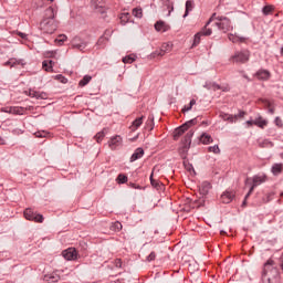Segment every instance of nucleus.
Here are the masks:
<instances>
[{"instance_id": "a19ab883", "label": "nucleus", "mask_w": 283, "mask_h": 283, "mask_svg": "<svg viewBox=\"0 0 283 283\" xmlns=\"http://www.w3.org/2000/svg\"><path fill=\"white\" fill-rule=\"evenodd\" d=\"M273 10H274L273 6H265L263 8V14L269 15L273 12Z\"/></svg>"}, {"instance_id": "20e7f679", "label": "nucleus", "mask_w": 283, "mask_h": 283, "mask_svg": "<svg viewBox=\"0 0 283 283\" xmlns=\"http://www.w3.org/2000/svg\"><path fill=\"white\" fill-rule=\"evenodd\" d=\"M197 124H198V118L190 119V120L186 122L185 124H182L180 127H178L174 132L175 140H178V138H180V136L182 134H185V132H187V129H189V127H193V125H197Z\"/></svg>"}, {"instance_id": "f3484780", "label": "nucleus", "mask_w": 283, "mask_h": 283, "mask_svg": "<svg viewBox=\"0 0 283 283\" xmlns=\"http://www.w3.org/2000/svg\"><path fill=\"white\" fill-rule=\"evenodd\" d=\"M145 156V150L143 148H137L130 157V163H136V160H140Z\"/></svg>"}, {"instance_id": "f704fd0d", "label": "nucleus", "mask_w": 283, "mask_h": 283, "mask_svg": "<svg viewBox=\"0 0 283 283\" xmlns=\"http://www.w3.org/2000/svg\"><path fill=\"white\" fill-rule=\"evenodd\" d=\"M133 17H136L137 19H143V9L140 8L133 9Z\"/></svg>"}, {"instance_id": "8fccbe9b", "label": "nucleus", "mask_w": 283, "mask_h": 283, "mask_svg": "<svg viewBox=\"0 0 283 283\" xmlns=\"http://www.w3.org/2000/svg\"><path fill=\"white\" fill-rule=\"evenodd\" d=\"M156 260V252H150V254L147 256L148 262H154Z\"/></svg>"}, {"instance_id": "c85d7f7f", "label": "nucleus", "mask_w": 283, "mask_h": 283, "mask_svg": "<svg viewBox=\"0 0 283 283\" xmlns=\"http://www.w3.org/2000/svg\"><path fill=\"white\" fill-rule=\"evenodd\" d=\"M203 87H206V90H213L214 92H216L217 90H222V86H220L219 84H216V83H211V82L206 83V84L203 85Z\"/></svg>"}, {"instance_id": "ea45409f", "label": "nucleus", "mask_w": 283, "mask_h": 283, "mask_svg": "<svg viewBox=\"0 0 283 283\" xmlns=\"http://www.w3.org/2000/svg\"><path fill=\"white\" fill-rule=\"evenodd\" d=\"M165 6H167V8L169 10L168 11V17H169V14H171L174 12V2H170L169 0H166Z\"/></svg>"}, {"instance_id": "f03ea898", "label": "nucleus", "mask_w": 283, "mask_h": 283, "mask_svg": "<svg viewBox=\"0 0 283 283\" xmlns=\"http://www.w3.org/2000/svg\"><path fill=\"white\" fill-rule=\"evenodd\" d=\"M213 19H216V13L209 19L203 29L195 35L192 48L200 45L201 36H211V34H213V31L207 28L211 23V21H213Z\"/></svg>"}, {"instance_id": "393cba45", "label": "nucleus", "mask_w": 283, "mask_h": 283, "mask_svg": "<svg viewBox=\"0 0 283 283\" xmlns=\"http://www.w3.org/2000/svg\"><path fill=\"white\" fill-rule=\"evenodd\" d=\"M193 8H195L193 0L186 1V11L184 14V19H187V17H189V12H192Z\"/></svg>"}, {"instance_id": "4c0bfd02", "label": "nucleus", "mask_w": 283, "mask_h": 283, "mask_svg": "<svg viewBox=\"0 0 283 283\" xmlns=\"http://www.w3.org/2000/svg\"><path fill=\"white\" fill-rule=\"evenodd\" d=\"M193 105H196V99H191L188 106H184L182 113L185 114V112H191Z\"/></svg>"}, {"instance_id": "7c9ffc66", "label": "nucleus", "mask_w": 283, "mask_h": 283, "mask_svg": "<svg viewBox=\"0 0 283 283\" xmlns=\"http://www.w3.org/2000/svg\"><path fill=\"white\" fill-rule=\"evenodd\" d=\"M259 146H261L262 148H271L273 147V143L270 142L269 139H263V140H259Z\"/></svg>"}, {"instance_id": "2f4dec72", "label": "nucleus", "mask_w": 283, "mask_h": 283, "mask_svg": "<svg viewBox=\"0 0 283 283\" xmlns=\"http://www.w3.org/2000/svg\"><path fill=\"white\" fill-rule=\"evenodd\" d=\"M143 116L142 117H138L136 118L134 122H133V126H132V129L133 132L138 129V127H140V125H143Z\"/></svg>"}, {"instance_id": "f8f14e48", "label": "nucleus", "mask_w": 283, "mask_h": 283, "mask_svg": "<svg viewBox=\"0 0 283 283\" xmlns=\"http://www.w3.org/2000/svg\"><path fill=\"white\" fill-rule=\"evenodd\" d=\"M62 255H63V258H65L66 260H76V258H77V252H76V249H74V248H69V249H66V250H64L63 252H62Z\"/></svg>"}, {"instance_id": "e433bc0d", "label": "nucleus", "mask_w": 283, "mask_h": 283, "mask_svg": "<svg viewBox=\"0 0 283 283\" xmlns=\"http://www.w3.org/2000/svg\"><path fill=\"white\" fill-rule=\"evenodd\" d=\"M96 143H101L105 138V130H101L94 136Z\"/></svg>"}, {"instance_id": "6ab92c4d", "label": "nucleus", "mask_w": 283, "mask_h": 283, "mask_svg": "<svg viewBox=\"0 0 283 283\" xmlns=\"http://www.w3.org/2000/svg\"><path fill=\"white\" fill-rule=\"evenodd\" d=\"M229 41L232 43H247V38L240 36L238 34H229L228 35Z\"/></svg>"}, {"instance_id": "0e129e2a", "label": "nucleus", "mask_w": 283, "mask_h": 283, "mask_svg": "<svg viewBox=\"0 0 283 283\" xmlns=\"http://www.w3.org/2000/svg\"><path fill=\"white\" fill-rule=\"evenodd\" d=\"M149 178H150V182H151V180H154V172H151Z\"/></svg>"}, {"instance_id": "9b49d317", "label": "nucleus", "mask_w": 283, "mask_h": 283, "mask_svg": "<svg viewBox=\"0 0 283 283\" xmlns=\"http://www.w3.org/2000/svg\"><path fill=\"white\" fill-rule=\"evenodd\" d=\"M233 198H235V192L227 190L221 195L220 200L223 205H229L233 201Z\"/></svg>"}, {"instance_id": "7ed1b4c3", "label": "nucleus", "mask_w": 283, "mask_h": 283, "mask_svg": "<svg viewBox=\"0 0 283 283\" xmlns=\"http://www.w3.org/2000/svg\"><path fill=\"white\" fill-rule=\"evenodd\" d=\"M56 21L43 19L40 23V30L44 32V34H54L56 32Z\"/></svg>"}, {"instance_id": "69168bd1", "label": "nucleus", "mask_w": 283, "mask_h": 283, "mask_svg": "<svg viewBox=\"0 0 283 283\" xmlns=\"http://www.w3.org/2000/svg\"><path fill=\"white\" fill-rule=\"evenodd\" d=\"M243 78H249V77L247 76V74H243Z\"/></svg>"}, {"instance_id": "cd10ccee", "label": "nucleus", "mask_w": 283, "mask_h": 283, "mask_svg": "<svg viewBox=\"0 0 283 283\" xmlns=\"http://www.w3.org/2000/svg\"><path fill=\"white\" fill-rule=\"evenodd\" d=\"M59 280H61V277L56 274H46V275H44V281L45 282L54 283V282H59Z\"/></svg>"}, {"instance_id": "09e8293b", "label": "nucleus", "mask_w": 283, "mask_h": 283, "mask_svg": "<svg viewBox=\"0 0 283 283\" xmlns=\"http://www.w3.org/2000/svg\"><path fill=\"white\" fill-rule=\"evenodd\" d=\"M120 21L123 23H127L129 21V13H123L120 17Z\"/></svg>"}, {"instance_id": "79ce46f5", "label": "nucleus", "mask_w": 283, "mask_h": 283, "mask_svg": "<svg viewBox=\"0 0 283 283\" xmlns=\"http://www.w3.org/2000/svg\"><path fill=\"white\" fill-rule=\"evenodd\" d=\"M208 151L212 154H220V147L218 145L208 147Z\"/></svg>"}, {"instance_id": "72a5a7b5", "label": "nucleus", "mask_w": 283, "mask_h": 283, "mask_svg": "<svg viewBox=\"0 0 283 283\" xmlns=\"http://www.w3.org/2000/svg\"><path fill=\"white\" fill-rule=\"evenodd\" d=\"M127 180H128V178H127V176L124 175V174H119V175L117 176V179H116V181L118 182V185H125V182H127Z\"/></svg>"}, {"instance_id": "473e14b6", "label": "nucleus", "mask_w": 283, "mask_h": 283, "mask_svg": "<svg viewBox=\"0 0 283 283\" xmlns=\"http://www.w3.org/2000/svg\"><path fill=\"white\" fill-rule=\"evenodd\" d=\"M92 81V76L85 75L78 83L80 87H85Z\"/></svg>"}, {"instance_id": "de8ad7c7", "label": "nucleus", "mask_w": 283, "mask_h": 283, "mask_svg": "<svg viewBox=\"0 0 283 283\" xmlns=\"http://www.w3.org/2000/svg\"><path fill=\"white\" fill-rule=\"evenodd\" d=\"M150 185L154 187V189H160V182L156 179H151Z\"/></svg>"}, {"instance_id": "39448f33", "label": "nucleus", "mask_w": 283, "mask_h": 283, "mask_svg": "<svg viewBox=\"0 0 283 283\" xmlns=\"http://www.w3.org/2000/svg\"><path fill=\"white\" fill-rule=\"evenodd\" d=\"M214 19L217 20L214 25L218 28V30H221V32H229V30L232 29L231 20H229V18L221 15V17H217Z\"/></svg>"}, {"instance_id": "0eeeda50", "label": "nucleus", "mask_w": 283, "mask_h": 283, "mask_svg": "<svg viewBox=\"0 0 283 283\" xmlns=\"http://www.w3.org/2000/svg\"><path fill=\"white\" fill-rule=\"evenodd\" d=\"M24 218L25 220H31L32 222H43V214L34 213V210H32V208H27L24 210Z\"/></svg>"}, {"instance_id": "58836bf2", "label": "nucleus", "mask_w": 283, "mask_h": 283, "mask_svg": "<svg viewBox=\"0 0 283 283\" xmlns=\"http://www.w3.org/2000/svg\"><path fill=\"white\" fill-rule=\"evenodd\" d=\"M55 41L56 43H60V45H62L63 43H65V41H67V35L60 34Z\"/></svg>"}, {"instance_id": "4468645a", "label": "nucleus", "mask_w": 283, "mask_h": 283, "mask_svg": "<svg viewBox=\"0 0 283 283\" xmlns=\"http://www.w3.org/2000/svg\"><path fill=\"white\" fill-rule=\"evenodd\" d=\"M249 125H256V127L264 129V127H266V125H269V122H266V119H264L262 117H258L254 119H250Z\"/></svg>"}, {"instance_id": "bf43d9fd", "label": "nucleus", "mask_w": 283, "mask_h": 283, "mask_svg": "<svg viewBox=\"0 0 283 283\" xmlns=\"http://www.w3.org/2000/svg\"><path fill=\"white\" fill-rule=\"evenodd\" d=\"M18 36H20L21 39H28V34L23 32H18Z\"/></svg>"}, {"instance_id": "1a4fd4ad", "label": "nucleus", "mask_w": 283, "mask_h": 283, "mask_svg": "<svg viewBox=\"0 0 283 283\" xmlns=\"http://www.w3.org/2000/svg\"><path fill=\"white\" fill-rule=\"evenodd\" d=\"M220 116L223 120H229V123H235V120H238V118H244V116H247V113L240 112L237 115H229L226 113H221Z\"/></svg>"}, {"instance_id": "b1692460", "label": "nucleus", "mask_w": 283, "mask_h": 283, "mask_svg": "<svg viewBox=\"0 0 283 283\" xmlns=\"http://www.w3.org/2000/svg\"><path fill=\"white\" fill-rule=\"evenodd\" d=\"M25 113V108L21 106H11L10 114H14L15 116H23Z\"/></svg>"}, {"instance_id": "5fc2aeb1", "label": "nucleus", "mask_w": 283, "mask_h": 283, "mask_svg": "<svg viewBox=\"0 0 283 283\" xmlns=\"http://www.w3.org/2000/svg\"><path fill=\"white\" fill-rule=\"evenodd\" d=\"M48 63L50 64V66L46 69V72H52V67L54 65V61L48 60Z\"/></svg>"}, {"instance_id": "680f3d73", "label": "nucleus", "mask_w": 283, "mask_h": 283, "mask_svg": "<svg viewBox=\"0 0 283 283\" xmlns=\"http://www.w3.org/2000/svg\"><path fill=\"white\" fill-rule=\"evenodd\" d=\"M0 145H6V138L0 137Z\"/></svg>"}, {"instance_id": "37998d69", "label": "nucleus", "mask_w": 283, "mask_h": 283, "mask_svg": "<svg viewBox=\"0 0 283 283\" xmlns=\"http://www.w3.org/2000/svg\"><path fill=\"white\" fill-rule=\"evenodd\" d=\"M134 61H136V59H134V56H132V55H127V56L123 57V63L132 64V63H134Z\"/></svg>"}, {"instance_id": "774afa93", "label": "nucleus", "mask_w": 283, "mask_h": 283, "mask_svg": "<svg viewBox=\"0 0 283 283\" xmlns=\"http://www.w3.org/2000/svg\"><path fill=\"white\" fill-rule=\"evenodd\" d=\"M271 114H273V108H270Z\"/></svg>"}, {"instance_id": "6e6d98bb", "label": "nucleus", "mask_w": 283, "mask_h": 283, "mask_svg": "<svg viewBox=\"0 0 283 283\" xmlns=\"http://www.w3.org/2000/svg\"><path fill=\"white\" fill-rule=\"evenodd\" d=\"M115 265L117 266V269H120V266H123V261L120 259H116Z\"/></svg>"}, {"instance_id": "5701e85b", "label": "nucleus", "mask_w": 283, "mask_h": 283, "mask_svg": "<svg viewBox=\"0 0 283 283\" xmlns=\"http://www.w3.org/2000/svg\"><path fill=\"white\" fill-rule=\"evenodd\" d=\"M200 143H202V145H209L211 143H213V138L211 137V135L203 133L200 138H199Z\"/></svg>"}, {"instance_id": "c9c22d12", "label": "nucleus", "mask_w": 283, "mask_h": 283, "mask_svg": "<svg viewBox=\"0 0 283 283\" xmlns=\"http://www.w3.org/2000/svg\"><path fill=\"white\" fill-rule=\"evenodd\" d=\"M11 67H17V65H24L23 60H17L15 57H11Z\"/></svg>"}, {"instance_id": "864d4df0", "label": "nucleus", "mask_w": 283, "mask_h": 283, "mask_svg": "<svg viewBox=\"0 0 283 283\" xmlns=\"http://www.w3.org/2000/svg\"><path fill=\"white\" fill-rule=\"evenodd\" d=\"M42 67H43V70H45V72H48V67H50V64H49L48 60H44L42 62Z\"/></svg>"}, {"instance_id": "603ef678", "label": "nucleus", "mask_w": 283, "mask_h": 283, "mask_svg": "<svg viewBox=\"0 0 283 283\" xmlns=\"http://www.w3.org/2000/svg\"><path fill=\"white\" fill-rule=\"evenodd\" d=\"M54 54H56V52L55 51H51V52H46L45 56H46V59H54Z\"/></svg>"}, {"instance_id": "3c124183", "label": "nucleus", "mask_w": 283, "mask_h": 283, "mask_svg": "<svg viewBox=\"0 0 283 283\" xmlns=\"http://www.w3.org/2000/svg\"><path fill=\"white\" fill-rule=\"evenodd\" d=\"M35 136H36V138H45V136H48V133H45V132H38V133H35Z\"/></svg>"}, {"instance_id": "4be33fe9", "label": "nucleus", "mask_w": 283, "mask_h": 283, "mask_svg": "<svg viewBox=\"0 0 283 283\" xmlns=\"http://www.w3.org/2000/svg\"><path fill=\"white\" fill-rule=\"evenodd\" d=\"M191 138H193V130H189V132L185 135V137H184L181 144H182L184 146L187 145L188 147H191Z\"/></svg>"}, {"instance_id": "423d86ee", "label": "nucleus", "mask_w": 283, "mask_h": 283, "mask_svg": "<svg viewBox=\"0 0 283 283\" xmlns=\"http://www.w3.org/2000/svg\"><path fill=\"white\" fill-rule=\"evenodd\" d=\"M232 63H247L249 61V52L247 51H237L231 57Z\"/></svg>"}, {"instance_id": "13d9d810", "label": "nucleus", "mask_w": 283, "mask_h": 283, "mask_svg": "<svg viewBox=\"0 0 283 283\" xmlns=\"http://www.w3.org/2000/svg\"><path fill=\"white\" fill-rule=\"evenodd\" d=\"M12 109V106L10 107H4L2 108V112H4V114H10V111Z\"/></svg>"}, {"instance_id": "c756f323", "label": "nucleus", "mask_w": 283, "mask_h": 283, "mask_svg": "<svg viewBox=\"0 0 283 283\" xmlns=\"http://www.w3.org/2000/svg\"><path fill=\"white\" fill-rule=\"evenodd\" d=\"M189 148L190 147L188 145H182V147L179 148V155L184 160L187 158V151H189Z\"/></svg>"}, {"instance_id": "6e6552de", "label": "nucleus", "mask_w": 283, "mask_h": 283, "mask_svg": "<svg viewBox=\"0 0 283 283\" xmlns=\"http://www.w3.org/2000/svg\"><path fill=\"white\" fill-rule=\"evenodd\" d=\"M25 94L27 96H30L31 98H36L38 101H45L48 98V93L38 92L32 88H30L29 91H25Z\"/></svg>"}, {"instance_id": "aec40b11", "label": "nucleus", "mask_w": 283, "mask_h": 283, "mask_svg": "<svg viewBox=\"0 0 283 283\" xmlns=\"http://www.w3.org/2000/svg\"><path fill=\"white\" fill-rule=\"evenodd\" d=\"M55 14H56V10H54V8L52 7H49L44 12L43 19H48V21H54Z\"/></svg>"}, {"instance_id": "a211bd4d", "label": "nucleus", "mask_w": 283, "mask_h": 283, "mask_svg": "<svg viewBox=\"0 0 283 283\" xmlns=\"http://www.w3.org/2000/svg\"><path fill=\"white\" fill-rule=\"evenodd\" d=\"M210 189H211V184H209V181H203L199 186V193L201 196H207V193H209Z\"/></svg>"}, {"instance_id": "a18cd8bd", "label": "nucleus", "mask_w": 283, "mask_h": 283, "mask_svg": "<svg viewBox=\"0 0 283 283\" xmlns=\"http://www.w3.org/2000/svg\"><path fill=\"white\" fill-rule=\"evenodd\" d=\"M55 78H56V81H60V83H63V84L67 83V77H65L61 74L56 75Z\"/></svg>"}, {"instance_id": "c03bdc74", "label": "nucleus", "mask_w": 283, "mask_h": 283, "mask_svg": "<svg viewBox=\"0 0 283 283\" xmlns=\"http://www.w3.org/2000/svg\"><path fill=\"white\" fill-rule=\"evenodd\" d=\"M122 229H123V223H120L119 221L113 224V231H120Z\"/></svg>"}, {"instance_id": "49530a36", "label": "nucleus", "mask_w": 283, "mask_h": 283, "mask_svg": "<svg viewBox=\"0 0 283 283\" xmlns=\"http://www.w3.org/2000/svg\"><path fill=\"white\" fill-rule=\"evenodd\" d=\"M184 167L187 171H191L193 169V165L189 164L188 160H184Z\"/></svg>"}, {"instance_id": "052dcab7", "label": "nucleus", "mask_w": 283, "mask_h": 283, "mask_svg": "<svg viewBox=\"0 0 283 283\" xmlns=\"http://www.w3.org/2000/svg\"><path fill=\"white\" fill-rule=\"evenodd\" d=\"M8 66L12 67V63L10 59L4 63V67H8Z\"/></svg>"}, {"instance_id": "a878e982", "label": "nucleus", "mask_w": 283, "mask_h": 283, "mask_svg": "<svg viewBox=\"0 0 283 283\" xmlns=\"http://www.w3.org/2000/svg\"><path fill=\"white\" fill-rule=\"evenodd\" d=\"M262 182H264V177H260V176L253 177L250 193L252 192L253 189H255V187H259V185H262Z\"/></svg>"}, {"instance_id": "e2e57ef3", "label": "nucleus", "mask_w": 283, "mask_h": 283, "mask_svg": "<svg viewBox=\"0 0 283 283\" xmlns=\"http://www.w3.org/2000/svg\"><path fill=\"white\" fill-rule=\"evenodd\" d=\"M133 189H140V187H136V184L132 185Z\"/></svg>"}, {"instance_id": "2eb2a0df", "label": "nucleus", "mask_w": 283, "mask_h": 283, "mask_svg": "<svg viewBox=\"0 0 283 283\" xmlns=\"http://www.w3.org/2000/svg\"><path fill=\"white\" fill-rule=\"evenodd\" d=\"M155 30L157 32H169V30H171V27L165 23V21L159 20L155 23Z\"/></svg>"}, {"instance_id": "f257e3e1", "label": "nucleus", "mask_w": 283, "mask_h": 283, "mask_svg": "<svg viewBox=\"0 0 283 283\" xmlns=\"http://www.w3.org/2000/svg\"><path fill=\"white\" fill-rule=\"evenodd\" d=\"M263 283H277L280 282V270L273 260H268L263 268L262 274Z\"/></svg>"}, {"instance_id": "bb28decb", "label": "nucleus", "mask_w": 283, "mask_h": 283, "mask_svg": "<svg viewBox=\"0 0 283 283\" xmlns=\"http://www.w3.org/2000/svg\"><path fill=\"white\" fill-rule=\"evenodd\" d=\"M283 171V164H274L272 166V174L274 176H280V174H282Z\"/></svg>"}, {"instance_id": "9d476101", "label": "nucleus", "mask_w": 283, "mask_h": 283, "mask_svg": "<svg viewBox=\"0 0 283 283\" xmlns=\"http://www.w3.org/2000/svg\"><path fill=\"white\" fill-rule=\"evenodd\" d=\"M72 48L75 50H80V52H83L85 48H87V42L83 41L81 38L76 36L72 40Z\"/></svg>"}, {"instance_id": "dca6fc26", "label": "nucleus", "mask_w": 283, "mask_h": 283, "mask_svg": "<svg viewBox=\"0 0 283 283\" xmlns=\"http://www.w3.org/2000/svg\"><path fill=\"white\" fill-rule=\"evenodd\" d=\"M255 78H258V81H269V78H271V72L268 70H260L255 73Z\"/></svg>"}, {"instance_id": "412c9836", "label": "nucleus", "mask_w": 283, "mask_h": 283, "mask_svg": "<svg viewBox=\"0 0 283 283\" xmlns=\"http://www.w3.org/2000/svg\"><path fill=\"white\" fill-rule=\"evenodd\" d=\"M167 52H171V45L169 44H163L160 51H156L154 54V56H165V54H167Z\"/></svg>"}, {"instance_id": "338daca9", "label": "nucleus", "mask_w": 283, "mask_h": 283, "mask_svg": "<svg viewBox=\"0 0 283 283\" xmlns=\"http://www.w3.org/2000/svg\"><path fill=\"white\" fill-rule=\"evenodd\" d=\"M247 182H249V178H245V185H247Z\"/></svg>"}, {"instance_id": "4d7b16f0", "label": "nucleus", "mask_w": 283, "mask_h": 283, "mask_svg": "<svg viewBox=\"0 0 283 283\" xmlns=\"http://www.w3.org/2000/svg\"><path fill=\"white\" fill-rule=\"evenodd\" d=\"M247 200H249V192L245 193V197H244V200H243L241 207H243V208L247 207Z\"/></svg>"}, {"instance_id": "ddd939ff", "label": "nucleus", "mask_w": 283, "mask_h": 283, "mask_svg": "<svg viewBox=\"0 0 283 283\" xmlns=\"http://www.w3.org/2000/svg\"><path fill=\"white\" fill-rule=\"evenodd\" d=\"M122 144H123V137H120L119 135H116L112 137L111 140L108 142V147L114 150L116 149V147H120Z\"/></svg>"}]
</instances>
